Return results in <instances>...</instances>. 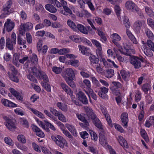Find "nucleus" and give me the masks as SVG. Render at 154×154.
<instances>
[{
  "label": "nucleus",
  "instance_id": "f257e3e1",
  "mask_svg": "<svg viewBox=\"0 0 154 154\" xmlns=\"http://www.w3.org/2000/svg\"><path fill=\"white\" fill-rule=\"evenodd\" d=\"M85 111L87 115L90 116L95 126L98 128L103 131L102 125L100 121L97 118L95 114L93 111L92 109L88 107H86L85 109Z\"/></svg>",
  "mask_w": 154,
  "mask_h": 154
},
{
  "label": "nucleus",
  "instance_id": "f03ea898",
  "mask_svg": "<svg viewBox=\"0 0 154 154\" xmlns=\"http://www.w3.org/2000/svg\"><path fill=\"white\" fill-rule=\"evenodd\" d=\"M41 71L38 69L35 66L32 67L29 70V74L27 75L28 79L31 81L37 83V81L36 79L33 76H35L36 77H40L39 73Z\"/></svg>",
  "mask_w": 154,
  "mask_h": 154
},
{
  "label": "nucleus",
  "instance_id": "7ed1b4c3",
  "mask_svg": "<svg viewBox=\"0 0 154 154\" xmlns=\"http://www.w3.org/2000/svg\"><path fill=\"white\" fill-rule=\"evenodd\" d=\"M51 138L56 144L61 148L63 149L65 146H68V143L66 140L60 135H58L56 136L52 135Z\"/></svg>",
  "mask_w": 154,
  "mask_h": 154
},
{
  "label": "nucleus",
  "instance_id": "20e7f679",
  "mask_svg": "<svg viewBox=\"0 0 154 154\" xmlns=\"http://www.w3.org/2000/svg\"><path fill=\"white\" fill-rule=\"evenodd\" d=\"M130 62L135 69H138L141 67V62L143 61L142 59L132 56L131 57Z\"/></svg>",
  "mask_w": 154,
  "mask_h": 154
},
{
  "label": "nucleus",
  "instance_id": "39448f33",
  "mask_svg": "<svg viewBox=\"0 0 154 154\" xmlns=\"http://www.w3.org/2000/svg\"><path fill=\"white\" fill-rule=\"evenodd\" d=\"M113 85L110 87V90L112 94L116 96L119 95L120 94V89L122 87L121 83L117 82H113Z\"/></svg>",
  "mask_w": 154,
  "mask_h": 154
},
{
  "label": "nucleus",
  "instance_id": "423d86ee",
  "mask_svg": "<svg viewBox=\"0 0 154 154\" xmlns=\"http://www.w3.org/2000/svg\"><path fill=\"white\" fill-rule=\"evenodd\" d=\"M12 5V1L9 0L3 6L2 11L3 13L1 15L0 17L1 18H4L6 15L11 13L10 8Z\"/></svg>",
  "mask_w": 154,
  "mask_h": 154
},
{
  "label": "nucleus",
  "instance_id": "0eeeda50",
  "mask_svg": "<svg viewBox=\"0 0 154 154\" xmlns=\"http://www.w3.org/2000/svg\"><path fill=\"white\" fill-rule=\"evenodd\" d=\"M3 118L6 122L5 124L8 128L10 131H13L16 128L15 123V120H11L7 116H4Z\"/></svg>",
  "mask_w": 154,
  "mask_h": 154
},
{
  "label": "nucleus",
  "instance_id": "6e6552de",
  "mask_svg": "<svg viewBox=\"0 0 154 154\" xmlns=\"http://www.w3.org/2000/svg\"><path fill=\"white\" fill-rule=\"evenodd\" d=\"M33 27V24L30 22H27L25 24H22L20 26L19 33L20 34L23 35L25 33V30L29 31L32 29Z\"/></svg>",
  "mask_w": 154,
  "mask_h": 154
},
{
  "label": "nucleus",
  "instance_id": "1a4fd4ad",
  "mask_svg": "<svg viewBox=\"0 0 154 154\" xmlns=\"http://www.w3.org/2000/svg\"><path fill=\"white\" fill-rule=\"evenodd\" d=\"M126 8L128 10L135 12L138 11V8L135 4L131 1H128L125 4Z\"/></svg>",
  "mask_w": 154,
  "mask_h": 154
},
{
  "label": "nucleus",
  "instance_id": "9d476101",
  "mask_svg": "<svg viewBox=\"0 0 154 154\" xmlns=\"http://www.w3.org/2000/svg\"><path fill=\"white\" fill-rule=\"evenodd\" d=\"M77 98L78 100L83 104H88V99L83 92L82 91H80L77 93Z\"/></svg>",
  "mask_w": 154,
  "mask_h": 154
},
{
  "label": "nucleus",
  "instance_id": "9b49d317",
  "mask_svg": "<svg viewBox=\"0 0 154 154\" xmlns=\"http://www.w3.org/2000/svg\"><path fill=\"white\" fill-rule=\"evenodd\" d=\"M145 24L144 21L137 20L134 23L133 26L136 31L138 33L140 32L141 28L144 26Z\"/></svg>",
  "mask_w": 154,
  "mask_h": 154
},
{
  "label": "nucleus",
  "instance_id": "f8f14e48",
  "mask_svg": "<svg viewBox=\"0 0 154 154\" xmlns=\"http://www.w3.org/2000/svg\"><path fill=\"white\" fill-rule=\"evenodd\" d=\"M14 24L11 20L8 19L5 23L4 26V29L6 28L8 32L11 31L13 29Z\"/></svg>",
  "mask_w": 154,
  "mask_h": 154
},
{
  "label": "nucleus",
  "instance_id": "ddd939ff",
  "mask_svg": "<svg viewBox=\"0 0 154 154\" xmlns=\"http://www.w3.org/2000/svg\"><path fill=\"white\" fill-rule=\"evenodd\" d=\"M1 102L2 104L5 106L9 107H14L17 106L16 104L5 99H2Z\"/></svg>",
  "mask_w": 154,
  "mask_h": 154
},
{
  "label": "nucleus",
  "instance_id": "4468645a",
  "mask_svg": "<svg viewBox=\"0 0 154 154\" xmlns=\"http://www.w3.org/2000/svg\"><path fill=\"white\" fill-rule=\"evenodd\" d=\"M32 128L33 131L35 132L36 134L39 137L43 138L45 137V134L40 129L35 125H32Z\"/></svg>",
  "mask_w": 154,
  "mask_h": 154
},
{
  "label": "nucleus",
  "instance_id": "2eb2a0df",
  "mask_svg": "<svg viewBox=\"0 0 154 154\" xmlns=\"http://www.w3.org/2000/svg\"><path fill=\"white\" fill-rule=\"evenodd\" d=\"M121 121L122 123V125L124 126L127 127L128 121V114L127 113L124 112L122 114Z\"/></svg>",
  "mask_w": 154,
  "mask_h": 154
},
{
  "label": "nucleus",
  "instance_id": "dca6fc26",
  "mask_svg": "<svg viewBox=\"0 0 154 154\" xmlns=\"http://www.w3.org/2000/svg\"><path fill=\"white\" fill-rule=\"evenodd\" d=\"M60 86L70 96L72 95L73 92L71 89L65 83H61Z\"/></svg>",
  "mask_w": 154,
  "mask_h": 154
},
{
  "label": "nucleus",
  "instance_id": "f3484780",
  "mask_svg": "<svg viewBox=\"0 0 154 154\" xmlns=\"http://www.w3.org/2000/svg\"><path fill=\"white\" fill-rule=\"evenodd\" d=\"M62 76L64 78L66 82L69 86L73 88H75V85L74 82L72 81L73 79L70 78L64 75H62Z\"/></svg>",
  "mask_w": 154,
  "mask_h": 154
},
{
  "label": "nucleus",
  "instance_id": "a211bd4d",
  "mask_svg": "<svg viewBox=\"0 0 154 154\" xmlns=\"http://www.w3.org/2000/svg\"><path fill=\"white\" fill-rule=\"evenodd\" d=\"M104 131H102V133H100L99 134V141L100 144L103 146L106 145L107 142L106 139L103 134Z\"/></svg>",
  "mask_w": 154,
  "mask_h": 154
},
{
  "label": "nucleus",
  "instance_id": "6ab92c4d",
  "mask_svg": "<svg viewBox=\"0 0 154 154\" xmlns=\"http://www.w3.org/2000/svg\"><path fill=\"white\" fill-rule=\"evenodd\" d=\"M62 75H64L67 76V77L73 79V78L75 76L74 72V70L71 68H68L66 69L65 74H63Z\"/></svg>",
  "mask_w": 154,
  "mask_h": 154
},
{
  "label": "nucleus",
  "instance_id": "aec40b11",
  "mask_svg": "<svg viewBox=\"0 0 154 154\" xmlns=\"http://www.w3.org/2000/svg\"><path fill=\"white\" fill-rule=\"evenodd\" d=\"M117 140L120 144L123 147L125 148L128 147V145L125 139L121 136H119Z\"/></svg>",
  "mask_w": 154,
  "mask_h": 154
},
{
  "label": "nucleus",
  "instance_id": "412c9836",
  "mask_svg": "<svg viewBox=\"0 0 154 154\" xmlns=\"http://www.w3.org/2000/svg\"><path fill=\"white\" fill-rule=\"evenodd\" d=\"M16 43H14L10 38H8L6 40V47L10 50H12L14 48V45H15Z\"/></svg>",
  "mask_w": 154,
  "mask_h": 154
},
{
  "label": "nucleus",
  "instance_id": "4be33fe9",
  "mask_svg": "<svg viewBox=\"0 0 154 154\" xmlns=\"http://www.w3.org/2000/svg\"><path fill=\"white\" fill-rule=\"evenodd\" d=\"M45 8L47 10L51 13H55L57 11L56 8L51 4H47L45 5Z\"/></svg>",
  "mask_w": 154,
  "mask_h": 154
},
{
  "label": "nucleus",
  "instance_id": "5701e85b",
  "mask_svg": "<svg viewBox=\"0 0 154 154\" xmlns=\"http://www.w3.org/2000/svg\"><path fill=\"white\" fill-rule=\"evenodd\" d=\"M87 94H88L89 98V101L91 103H92L91 99L90 97V95L91 97L95 100H97V97L96 94L93 92L91 88L89 89V91H86L84 90Z\"/></svg>",
  "mask_w": 154,
  "mask_h": 154
},
{
  "label": "nucleus",
  "instance_id": "b1692460",
  "mask_svg": "<svg viewBox=\"0 0 154 154\" xmlns=\"http://www.w3.org/2000/svg\"><path fill=\"white\" fill-rule=\"evenodd\" d=\"M77 31L78 30L80 31L81 32L85 34L88 33V31L85 27L82 24H77Z\"/></svg>",
  "mask_w": 154,
  "mask_h": 154
},
{
  "label": "nucleus",
  "instance_id": "393cba45",
  "mask_svg": "<svg viewBox=\"0 0 154 154\" xmlns=\"http://www.w3.org/2000/svg\"><path fill=\"white\" fill-rule=\"evenodd\" d=\"M66 126L69 131L75 137L77 136V133L74 127L69 124L66 125Z\"/></svg>",
  "mask_w": 154,
  "mask_h": 154
},
{
  "label": "nucleus",
  "instance_id": "a878e982",
  "mask_svg": "<svg viewBox=\"0 0 154 154\" xmlns=\"http://www.w3.org/2000/svg\"><path fill=\"white\" fill-rule=\"evenodd\" d=\"M104 74L106 77L108 78H111L114 75V71L112 69H107L106 71H104Z\"/></svg>",
  "mask_w": 154,
  "mask_h": 154
},
{
  "label": "nucleus",
  "instance_id": "bb28decb",
  "mask_svg": "<svg viewBox=\"0 0 154 154\" xmlns=\"http://www.w3.org/2000/svg\"><path fill=\"white\" fill-rule=\"evenodd\" d=\"M57 106L62 111L66 112L68 110L67 105L61 102H58L57 103Z\"/></svg>",
  "mask_w": 154,
  "mask_h": 154
},
{
  "label": "nucleus",
  "instance_id": "cd10ccee",
  "mask_svg": "<svg viewBox=\"0 0 154 154\" xmlns=\"http://www.w3.org/2000/svg\"><path fill=\"white\" fill-rule=\"evenodd\" d=\"M40 77H38L40 79H42L45 82H48L49 81L48 79L46 74L44 72L41 71L39 73Z\"/></svg>",
  "mask_w": 154,
  "mask_h": 154
},
{
  "label": "nucleus",
  "instance_id": "c85d7f7f",
  "mask_svg": "<svg viewBox=\"0 0 154 154\" xmlns=\"http://www.w3.org/2000/svg\"><path fill=\"white\" fill-rule=\"evenodd\" d=\"M121 74L122 78L125 81L127 80L130 76V73L125 70H122Z\"/></svg>",
  "mask_w": 154,
  "mask_h": 154
},
{
  "label": "nucleus",
  "instance_id": "c756f323",
  "mask_svg": "<svg viewBox=\"0 0 154 154\" xmlns=\"http://www.w3.org/2000/svg\"><path fill=\"white\" fill-rule=\"evenodd\" d=\"M67 24L74 31H77V25L71 20H68L67 22Z\"/></svg>",
  "mask_w": 154,
  "mask_h": 154
},
{
  "label": "nucleus",
  "instance_id": "7c9ffc66",
  "mask_svg": "<svg viewBox=\"0 0 154 154\" xmlns=\"http://www.w3.org/2000/svg\"><path fill=\"white\" fill-rule=\"evenodd\" d=\"M89 59L91 62L93 63L97 64L98 63L99 60L98 58L93 55L91 54Z\"/></svg>",
  "mask_w": 154,
  "mask_h": 154
},
{
  "label": "nucleus",
  "instance_id": "2f4dec72",
  "mask_svg": "<svg viewBox=\"0 0 154 154\" xmlns=\"http://www.w3.org/2000/svg\"><path fill=\"white\" fill-rule=\"evenodd\" d=\"M76 116L77 118L83 122H85V124L87 126H89V122L87 121L85 119V118L82 115H81L79 114V113H77L76 114Z\"/></svg>",
  "mask_w": 154,
  "mask_h": 154
},
{
  "label": "nucleus",
  "instance_id": "473e14b6",
  "mask_svg": "<svg viewBox=\"0 0 154 154\" xmlns=\"http://www.w3.org/2000/svg\"><path fill=\"white\" fill-rule=\"evenodd\" d=\"M68 63L75 67H78L79 66V61L77 60L72 59L68 61Z\"/></svg>",
  "mask_w": 154,
  "mask_h": 154
},
{
  "label": "nucleus",
  "instance_id": "72a5a7b5",
  "mask_svg": "<svg viewBox=\"0 0 154 154\" xmlns=\"http://www.w3.org/2000/svg\"><path fill=\"white\" fill-rule=\"evenodd\" d=\"M119 51L122 53L128 56H131L132 54L131 53V50L125 48L122 51L121 50H119Z\"/></svg>",
  "mask_w": 154,
  "mask_h": 154
},
{
  "label": "nucleus",
  "instance_id": "f704fd0d",
  "mask_svg": "<svg viewBox=\"0 0 154 154\" xmlns=\"http://www.w3.org/2000/svg\"><path fill=\"white\" fill-rule=\"evenodd\" d=\"M91 0H82L83 2L85 4H88L90 9L92 11L95 10V8L91 2Z\"/></svg>",
  "mask_w": 154,
  "mask_h": 154
},
{
  "label": "nucleus",
  "instance_id": "c9c22d12",
  "mask_svg": "<svg viewBox=\"0 0 154 154\" xmlns=\"http://www.w3.org/2000/svg\"><path fill=\"white\" fill-rule=\"evenodd\" d=\"M143 51L145 54L148 56L152 57L153 55V53L151 51L150 48H148L146 47L144 49Z\"/></svg>",
  "mask_w": 154,
  "mask_h": 154
},
{
  "label": "nucleus",
  "instance_id": "e433bc0d",
  "mask_svg": "<svg viewBox=\"0 0 154 154\" xmlns=\"http://www.w3.org/2000/svg\"><path fill=\"white\" fill-rule=\"evenodd\" d=\"M123 22L126 28H129L130 27V22L128 18L126 16H124V20Z\"/></svg>",
  "mask_w": 154,
  "mask_h": 154
},
{
  "label": "nucleus",
  "instance_id": "4c0bfd02",
  "mask_svg": "<svg viewBox=\"0 0 154 154\" xmlns=\"http://www.w3.org/2000/svg\"><path fill=\"white\" fill-rule=\"evenodd\" d=\"M145 8L146 12L150 17H152L154 16L153 12L149 7H145Z\"/></svg>",
  "mask_w": 154,
  "mask_h": 154
},
{
  "label": "nucleus",
  "instance_id": "58836bf2",
  "mask_svg": "<svg viewBox=\"0 0 154 154\" xmlns=\"http://www.w3.org/2000/svg\"><path fill=\"white\" fill-rule=\"evenodd\" d=\"M80 51L81 52L84 54H85L87 55L89 54L88 53H87L86 50V48L84 46L79 45L78 46Z\"/></svg>",
  "mask_w": 154,
  "mask_h": 154
},
{
  "label": "nucleus",
  "instance_id": "ea45409f",
  "mask_svg": "<svg viewBox=\"0 0 154 154\" xmlns=\"http://www.w3.org/2000/svg\"><path fill=\"white\" fill-rule=\"evenodd\" d=\"M145 33L147 37L151 39L154 36L152 32L148 29H146Z\"/></svg>",
  "mask_w": 154,
  "mask_h": 154
},
{
  "label": "nucleus",
  "instance_id": "a19ab883",
  "mask_svg": "<svg viewBox=\"0 0 154 154\" xmlns=\"http://www.w3.org/2000/svg\"><path fill=\"white\" fill-rule=\"evenodd\" d=\"M146 44L150 48L151 50L154 52V43L150 40H147Z\"/></svg>",
  "mask_w": 154,
  "mask_h": 154
},
{
  "label": "nucleus",
  "instance_id": "79ce46f5",
  "mask_svg": "<svg viewBox=\"0 0 154 154\" xmlns=\"http://www.w3.org/2000/svg\"><path fill=\"white\" fill-rule=\"evenodd\" d=\"M44 112L48 116L50 117L52 120L54 121H57V118L56 117L51 114L48 110L45 109L44 110Z\"/></svg>",
  "mask_w": 154,
  "mask_h": 154
},
{
  "label": "nucleus",
  "instance_id": "37998d69",
  "mask_svg": "<svg viewBox=\"0 0 154 154\" xmlns=\"http://www.w3.org/2000/svg\"><path fill=\"white\" fill-rule=\"evenodd\" d=\"M140 134L142 137L144 139L145 141H148L149 139L145 131L142 129L140 131Z\"/></svg>",
  "mask_w": 154,
  "mask_h": 154
},
{
  "label": "nucleus",
  "instance_id": "c03bdc74",
  "mask_svg": "<svg viewBox=\"0 0 154 154\" xmlns=\"http://www.w3.org/2000/svg\"><path fill=\"white\" fill-rule=\"evenodd\" d=\"M59 120L63 122H66V119L65 116L61 112L57 116Z\"/></svg>",
  "mask_w": 154,
  "mask_h": 154
},
{
  "label": "nucleus",
  "instance_id": "a18cd8bd",
  "mask_svg": "<svg viewBox=\"0 0 154 154\" xmlns=\"http://www.w3.org/2000/svg\"><path fill=\"white\" fill-rule=\"evenodd\" d=\"M18 140L23 143H25L26 142L25 137L23 135H19L17 136Z\"/></svg>",
  "mask_w": 154,
  "mask_h": 154
},
{
  "label": "nucleus",
  "instance_id": "49530a36",
  "mask_svg": "<svg viewBox=\"0 0 154 154\" xmlns=\"http://www.w3.org/2000/svg\"><path fill=\"white\" fill-rule=\"evenodd\" d=\"M90 131V133L92 139L94 141H97L98 137L96 133L91 130Z\"/></svg>",
  "mask_w": 154,
  "mask_h": 154
},
{
  "label": "nucleus",
  "instance_id": "de8ad7c7",
  "mask_svg": "<svg viewBox=\"0 0 154 154\" xmlns=\"http://www.w3.org/2000/svg\"><path fill=\"white\" fill-rule=\"evenodd\" d=\"M150 85L147 84L143 85L142 87V90L146 93L150 90Z\"/></svg>",
  "mask_w": 154,
  "mask_h": 154
},
{
  "label": "nucleus",
  "instance_id": "09e8293b",
  "mask_svg": "<svg viewBox=\"0 0 154 154\" xmlns=\"http://www.w3.org/2000/svg\"><path fill=\"white\" fill-rule=\"evenodd\" d=\"M87 21L88 23L90 24L92 29L94 30H96L97 28L94 26V24H95L94 20L91 19H87Z\"/></svg>",
  "mask_w": 154,
  "mask_h": 154
},
{
  "label": "nucleus",
  "instance_id": "8fccbe9b",
  "mask_svg": "<svg viewBox=\"0 0 154 154\" xmlns=\"http://www.w3.org/2000/svg\"><path fill=\"white\" fill-rule=\"evenodd\" d=\"M91 79L93 84L96 86V87H100V85L99 82L95 77H91Z\"/></svg>",
  "mask_w": 154,
  "mask_h": 154
},
{
  "label": "nucleus",
  "instance_id": "3c124183",
  "mask_svg": "<svg viewBox=\"0 0 154 154\" xmlns=\"http://www.w3.org/2000/svg\"><path fill=\"white\" fill-rule=\"evenodd\" d=\"M50 110L53 114L54 115L56 116H57L59 113L60 112L57 111L55 109L52 107L50 108Z\"/></svg>",
  "mask_w": 154,
  "mask_h": 154
},
{
  "label": "nucleus",
  "instance_id": "603ef678",
  "mask_svg": "<svg viewBox=\"0 0 154 154\" xmlns=\"http://www.w3.org/2000/svg\"><path fill=\"white\" fill-rule=\"evenodd\" d=\"M112 36L113 39L112 40H114L116 41H119L121 39V37L117 33L113 34Z\"/></svg>",
  "mask_w": 154,
  "mask_h": 154
},
{
  "label": "nucleus",
  "instance_id": "864d4df0",
  "mask_svg": "<svg viewBox=\"0 0 154 154\" xmlns=\"http://www.w3.org/2000/svg\"><path fill=\"white\" fill-rule=\"evenodd\" d=\"M70 51V50L69 48H63L59 50V54H64L69 53Z\"/></svg>",
  "mask_w": 154,
  "mask_h": 154
},
{
  "label": "nucleus",
  "instance_id": "5fc2aeb1",
  "mask_svg": "<svg viewBox=\"0 0 154 154\" xmlns=\"http://www.w3.org/2000/svg\"><path fill=\"white\" fill-rule=\"evenodd\" d=\"M20 121L21 125H23L25 127H28V122L26 119H20Z\"/></svg>",
  "mask_w": 154,
  "mask_h": 154
},
{
  "label": "nucleus",
  "instance_id": "6e6d98bb",
  "mask_svg": "<svg viewBox=\"0 0 154 154\" xmlns=\"http://www.w3.org/2000/svg\"><path fill=\"white\" fill-rule=\"evenodd\" d=\"M106 118V121H107L108 123L109 124L110 127H112V121L111 120L110 116L108 114H105L104 115Z\"/></svg>",
  "mask_w": 154,
  "mask_h": 154
},
{
  "label": "nucleus",
  "instance_id": "4d7b16f0",
  "mask_svg": "<svg viewBox=\"0 0 154 154\" xmlns=\"http://www.w3.org/2000/svg\"><path fill=\"white\" fill-rule=\"evenodd\" d=\"M115 12L118 16L119 15L121 12V8L119 6L116 5L114 7Z\"/></svg>",
  "mask_w": 154,
  "mask_h": 154
},
{
  "label": "nucleus",
  "instance_id": "13d9d810",
  "mask_svg": "<svg viewBox=\"0 0 154 154\" xmlns=\"http://www.w3.org/2000/svg\"><path fill=\"white\" fill-rule=\"evenodd\" d=\"M52 70L53 72L56 74H59L62 71V69L60 67H53Z\"/></svg>",
  "mask_w": 154,
  "mask_h": 154
},
{
  "label": "nucleus",
  "instance_id": "bf43d9fd",
  "mask_svg": "<svg viewBox=\"0 0 154 154\" xmlns=\"http://www.w3.org/2000/svg\"><path fill=\"white\" fill-rule=\"evenodd\" d=\"M96 53L97 57L99 58H101L102 56V48H97L96 50Z\"/></svg>",
  "mask_w": 154,
  "mask_h": 154
},
{
  "label": "nucleus",
  "instance_id": "052dcab7",
  "mask_svg": "<svg viewBox=\"0 0 154 154\" xmlns=\"http://www.w3.org/2000/svg\"><path fill=\"white\" fill-rule=\"evenodd\" d=\"M141 95L140 92L138 91L135 95V100L137 102L139 101L141 98Z\"/></svg>",
  "mask_w": 154,
  "mask_h": 154
},
{
  "label": "nucleus",
  "instance_id": "680f3d73",
  "mask_svg": "<svg viewBox=\"0 0 154 154\" xmlns=\"http://www.w3.org/2000/svg\"><path fill=\"white\" fill-rule=\"evenodd\" d=\"M4 58L6 61H8L11 58V55L10 54L6 53L4 55Z\"/></svg>",
  "mask_w": 154,
  "mask_h": 154
},
{
  "label": "nucleus",
  "instance_id": "e2e57ef3",
  "mask_svg": "<svg viewBox=\"0 0 154 154\" xmlns=\"http://www.w3.org/2000/svg\"><path fill=\"white\" fill-rule=\"evenodd\" d=\"M5 141L6 144L10 146H11L13 145L12 140L9 137H5Z\"/></svg>",
  "mask_w": 154,
  "mask_h": 154
},
{
  "label": "nucleus",
  "instance_id": "0e129e2a",
  "mask_svg": "<svg viewBox=\"0 0 154 154\" xmlns=\"http://www.w3.org/2000/svg\"><path fill=\"white\" fill-rule=\"evenodd\" d=\"M126 33L130 39L132 40L134 38H135L134 36L132 34L131 32L128 29L126 30Z\"/></svg>",
  "mask_w": 154,
  "mask_h": 154
},
{
  "label": "nucleus",
  "instance_id": "69168bd1",
  "mask_svg": "<svg viewBox=\"0 0 154 154\" xmlns=\"http://www.w3.org/2000/svg\"><path fill=\"white\" fill-rule=\"evenodd\" d=\"M80 135L81 137L83 139H85L86 138H88L89 136V134L86 131H83L80 133Z\"/></svg>",
  "mask_w": 154,
  "mask_h": 154
},
{
  "label": "nucleus",
  "instance_id": "338daca9",
  "mask_svg": "<svg viewBox=\"0 0 154 154\" xmlns=\"http://www.w3.org/2000/svg\"><path fill=\"white\" fill-rule=\"evenodd\" d=\"M63 133L67 137L71 140H72L73 137L72 135L67 130H63Z\"/></svg>",
  "mask_w": 154,
  "mask_h": 154
},
{
  "label": "nucleus",
  "instance_id": "774afa93",
  "mask_svg": "<svg viewBox=\"0 0 154 154\" xmlns=\"http://www.w3.org/2000/svg\"><path fill=\"white\" fill-rule=\"evenodd\" d=\"M10 79L13 82L18 83L19 82V79L16 76L13 75L10 78Z\"/></svg>",
  "mask_w": 154,
  "mask_h": 154
}]
</instances>
